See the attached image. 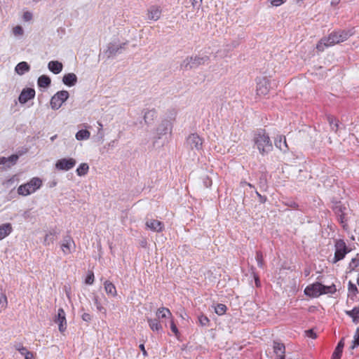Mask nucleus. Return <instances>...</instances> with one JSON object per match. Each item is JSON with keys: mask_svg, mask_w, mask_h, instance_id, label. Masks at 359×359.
Returning <instances> with one entry per match:
<instances>
[{"mask_svg": "<svg viewBox=\"0 0 359 359\" xmlns=\"http://www.w3.org/2000/svg\"><path fill=\"white\" fill-rule=\"evenodd\" d=\"M311 270L309 268H306L304 270V273L305 276H308L310 274Z\"/></svg>", "mask_w": 359, "mask_h": 359, "instance_id": "obj_59", "label": "nucleus"}, {"mask_svg": "<svg viewBox=\"0 0 359 359\" xmlns=\"http://www.w3.org/2000/svg\"><path fill=\"white\" fill-rule=\"evenodd\" d=\"M259 185L261 187H264L266 186V179L264 177H261L259 178Z\"/></svg>", "mask_w": 359, "mask_h": 359, "instance_id": "obj_55", "label": "nucleus"}, {"mask_svg": "<svg viewBox=\"0 0 359 359\" xmlns=\"http://www.w3.org/2000/svg\"><path fill=\"white\" fill-rule=\"evenodd\" d=\"M352 343L353 344L351 346L352 349H354L355 347L359 346V327L356 330Z\"/></svg>", "mask_w": 359, "mask_h": 359, "instance_id": "obj_39", "label": "nucleus"}, {"mask_svg": "<svg viewBox=\"0 0 359 359\" xmlns=\"http://www.w3.org/2000/svg\"><path fill=\"white\" fill-rule=\"evenodd\" d=\"M56 137H57V135H53V136H52V137H50V140L53 142V141H54V140H55V138H56Z\"/></svg>", "mask_w": 359, "mask_h": 359, "instance_id": "obj_61", "label": "nucleus"}, {"mask_svg": "<svg viewBox=\"0 0 359 359\" xmlns=\"http://www.w3.org/2000/svg\"><path fill=\"white\" fill-rule=\"evenodd\" d=\"M69 92L67 90H60L57 92L50 100V107L53 109H58L62 104L68 99Z\"/></svg>", "mask_w": 359, "mask_h": 359, "instance_id": "obj_7", "label": "nucleus"}, {"mask_svg": "<svg viewBox=\"0 0 359 359\" xmlns=\"http://www.w3.org/2000/svg\"><path fill=\"white\" fill-rule=\"evenodd\" d=\"M48 69L55 74L60 73L62 70L63 65L58 61H50L48 64Z\"/></svg>", "mask_w": 359, "mask_h": 359, "instance_id": "obj_22", "label": "nucleus"}, {"mask_svg": "<svg viewBox=\"0 0 359 359\" xmlns=\"http://www.w3.org/2000/svg\"><path fill=\"white\" fill-rule=\"evenodd\" d=\"M255 283H256V285H258V283H259V280L258 278H256L255 279Z\"/></svg>", "mask_w": 359, "mask_h": 359, "instance_id": "obj_63", "label": "nucleus"}, {"mask_svg": "<svg viewBox=\"0 0 359 359\" xmlns=\"http://www.w3.org/2000/svg\"><path fill=\"white\" fill-rule=\"evenodd\" d=\"M340 2V0H332L331 1V5L333 6H336L337 5H338Z\"/></svg>", "mask_w": 359, "mask_h": 359, "instance_id": "obj_58", "label": "nucleus"}, {"mask_svg": "<svg viewBox=\"0 0 359 359\" xmlns=\"http://www.w3.org/2000/svg\"><path fill=\"white\" fill-rule=\"evenodd\" d=\"M35 96V90L33 88H25L19 95L18 100L21 104H25Z\"/></svg>", "mask_w": 359, "mask_h": 359, "instance_id": "obj_14", "label": "nucleus"}, {"mask_svg": "<svg viewBox=\"0 0 359 359\" xmlns=\"http://www.w3.org/2000/svg\"><path fill=\"white\" fill-rule=\"evenodd\" d=\"M322 294H333L336 292V287L334 285L330 286H325L323 285Z\"/></svg>", "mask_w": 359, "mask_h": 359, "instance_id": "obj_36", "label": "nucleus"}, {"mask_svg": "<svg viewBox=\"0 0 359 359\" xmlns=\"http://www.w3.org/2000/svg\"><path fill=\"white\" fill-rule=\"evenodd\" d=\"M256 194L257 196H258L259 199V202L262 203H264L266 202V196H262L258 191H256Z\"/></svg>", "mask_w": 359, "mask_h": 359, "instance_id": "obj_54", "label": "nucleus"}, {"mask_svg": "<svg viewBox=\"0 0 359 359\" xmlns=\"http://www.w3.org/2000/svg\"><path fill=\"white\" fill-rule=\"evenodd\" d=\"M83 320L86 322H90L91 320V316L88 313H84L81 316Z\"/></svg>", "mask_w": 359, "mask_h": 359, "instance_id": "obj_53", "label": "nucleus"}, {"mask_svg": "<svg viewBox=\"0 0 359 359\" xmlns=\"http://www.w3.org/2000/svg\"><path fill=\"white\" fill-rule=\"evenodd\" d=\"M140 348L141 349V351L143 352V354L144 355H146L147 353H146V351H145V348H144V344H140Z\"/></svg>", "mask_w": 359, "mask_h": 359, "instance_id": "obj_60", "label": "nucleus"}, {"mask_svg": "<svg viewBox=\"0 0 359 359\" xmlns=\"http://www.w3.org/2000/svg\"><path fill=\"white\" fill-rule=\"evenodd\" d=\"M203 139L196 133L189 135L186 140L187 147L194 153L201 152L203 150Z\"/></svg>", "mask_w": 359, "mask_h": 359, "instance_id": "obj_6", "label": "nucleus"}, {"mask_svg": "<svg viewBox=\"0 0 359 359\" xmlns=\"http://www.w3.org/2000/svg\"><path fill=\"white\" fill-rule=\"evenodd\" d=\"M94 282V274L90 272L86 277L85 283L88 285H92Z\"/></svg>", "mask_w": 359, "mask_h": 359, "instance_id": "obj_45", "label": "nucleus"}, {"mask_svg": "<svg viewBox=\"0 0 359 359\" xmlns=\"http://www.w3.org/2000/svg\"><path fill=\"white\" fill-rule=\"evenodd\" d=\"M165 125H168V123H162L161 126L158 128V130L161 131V134H165L167 133V127Z\"/></svg>", "mask_w": 359, "mask_h": 359, "instance_id": "obj_51", "label": "nucleus"}, {"mask_svg": "<svg viewBox=\"0 0 359 359\" xmlns=\"http://www.w3.org/2000/svg\"><path fill=\"white\" fill-rule=\"evenodd\" d=\"M27 150L25 151H18V154H13L8 158H7L8 163H10L11 165H14L18 161L19 156L26 153Z\"/></svg>", "mask_w": 359, "mask_h": 359, "instance_id": "obj_35", "label": "nucleus"}, {"mask_svg": "<svg viewBox=\"0 0 359 359\" xmlns=\"http://www.w3.org/2000/svg\"><path fill=\"white\" fill-rule=\"evenodd\" d=\"M286 0H271V4L273 6H278L285 2Z\"/></svg>", "mask_w": 359, "mask_h": 359, "instance_id": "obj_49", "label": "nucleus"}, {"mask_svg": "<svg viewBox=\"0 0 359 359\" xmlns=\"http://www.w3.org/2000/svg\"><path fill=\"white\" fill-rule=\"evenodd\" d=\"M146 226L148 229L153 231L160 232L164 229V224L157 219H147L146 221Z\"/></svg>", "mask_w": 359, "mask_h": 359, "instance_id": "obj_15", "label": "nucleus"}, {"mask_svg": "<svg viewBox=\"0 0 359 359\" xmlns=\"http://www.w3.org/2000/svg\"><path fill=\"white\" fill-rule=\"evenodd\" d=\"M203 0H191V5L194 9L199 10L201 7Z\"/></svg>", "mask_w": 359, "mask_h": 359, "instance_id": "obj_44", "label": "nucleus"}, {"mask_svg": "<svg viewBox=\"0 0 359 359\" xmlns=\"http://www.w3.org/2000/svg\"><path fill=\"white\" fill-rule=\"evenodd\" d=\"M13 231L11 223H4L0 225V241L9 236Z\"/></svg>", "mask_w": 359, "mask_h": 359, "instance_id": "obj_18", "label": "nucleus"}, {"mask_svg": "<svg viewBox=\"0 0 359 359\" xmlns=\"http://www.w3.org/2000/svg\"><path fill=\"white\" fill-rule=\"evenodd\" d=\"M346 313L352 318L354 323H359V308L355 307L351 311H346Z\"/></svg>", "mask_w": 359, "mask_h": 359, "instance_id": "obj_28", "label": "nucleus"}, {"mask_svg": "<svg viewBox=\"0 0 359 359\" xmlns=\"http://www.w3.org/2000/svg\"><path fill=\"white\" fill-rule=\"evenodd\" d=\"M351 36L345 31H336L330 33L329 36L322 38L316 45L318 51L323 52L326 48L332 46L348 39Z\"/></svg>", "mask_w": 359, "mask_h": 359, "instance_id": "obj_1", "label": "nucleus"}, {"mask_svg": "<svg viewBox=\"0 0 359 359\" xmlns=\"http://www.w3.org/2000/svg\"><path fill=\"white\" fill-rule=\"evenodd\" d=\"M156 111L154 109L147 110L144 115V120L147 124H149L151 121L156 117Z\"/></svg>", "mask_w": 359, "mask_h": 359, "instance_id": "obj_30", "label": "nucleus"}, {"mask_svg": "<svg viewBox=\"0 0 359 359\" xmlns=\"http://www.w3.org/2000/svg\"><path fill=\"white\" fill-rule=\"evenodd\" d=\"M248 186H249L250 187H254L252 184H251L250 183H248L247 184Z\"/></svg>", "mask_w": 359, "mask_h": 359, "instance_id": "obj_62", "label": "nucleus"}, {"mask_svg": "<svg viewBox=\"0 0 359 359\" xmlns=\"http://www.w3.org/2000/svg\"><path fill=\"white\" fill-rule=\"evenodd\" d=\"M54 321L58 324L59 331L64 332L67 329L66 315L63 309L60 308L57 311V315L55 316Z\"/></svg>", "mask_w": 359, "mask_h": 359, "instance_id": "obj_13", "label": "nucleus"}, {"mask_svg": "<svg viewBox=\"0 0 359 359\" xmlns=\"http://www.w3.org/2000/svg\"><path fill=\"white\" fill-rule=\"evenodd\" d=\"M32 18V14L30 12H25L23 14V20L25 21H29Z\"/></svg>", "mask_w": 359, "mask_h": 359, "instance_id": "obj_50", "label": "nucleus"}, {"mask_svg": "<svg viewBox=\"0 0 359 359\" xmlns=\"http://www.w3.org/2000/svg\"><path fill=\"white\" fill-rule=\"evenodd\" d=\"M338 220L341 224L343 228L346 229L347 223L344 213L341 212V214L338 215Z\"/></svg>", "mask_w": 359, "mask_h": 359, "instance_id": "obj_42", "label": "nucleus"}, {"mask_svg": "<svg viewBox=\"0 0 359 359\" xmlns=\"http://www.w3.org/2000/svg\"><path fill=\"white\" fill-rule=\"evenodd\" d=\"M7 304L8 301L6 296L4 294H1L0 295V312L6 309Z\"/></svg>", "mask_w": 359, "mask_h": 359, "instance_id": "obj_38", "label": "nucleus"}, {"mask_svg": "<svg viewBox=\"0 0 359 359\" xmlns=\"http://www.w3.org/2000/svg\"><path fill=\"white\" fill-rule=\"evenodd\" d=\"M256 261L257 262V265L260 268H263L264 266V259L263 255L261 252H257L256 253Z\"/></svg>", "mask_w": 359, "mask_h": 359, "instance_id": "obj_40", "label": "nucleus"}, {"mask_svg": "<svg viewBox=\"0 0 359 359\" xmlns=\"http://www.w3.org/2000/svg\"><path fill=\"white\" fill-rule=\"evenodd\" d=\"M350 268L358 273L357 283L359 286V259H353L350 263Z\"/></svg>", "mask_w": 359, "mask_h": 359, "instance_id": "obj_33", "label": "nucleus"}, {"mask_svg": "<svg viewBox=\"0 0 359 359\" xmlns=\"http://www.w3.org/2000/svg\"><path fill=\"white\" fill-rule=\"evenodd\" d=\"M275 145L280 150L285 152L288 149V147L286 142L285 137L279 136L278 138L275 140Z\"/></svg>", "mask_w": 359, "mask_h": 359, "instance_id": "obj_24", "label": "nucleus"}, {"mask_svg": "<svg viewBox=\"0 0 359 359\" xmlns=\"http://www.w3.org/2000/svg\"><path fill=\"white\" fill-rule=\"evenodd\" d=\"M241 184H246V185H247L248 182H241Z\"/></svg>", "mask_w": 359, "mask_h": 359, "instance_id": "obj_64", "label": "nucleus"}, {"mask_svg": "<svg viewBox=\"0 0 359 359\" xmlns=\"http://www.w3.org/2000/svg\"><path fill=\"white\" fill-rule=\"evenodd\" d=\"M30 70V66L27 62H19L15 68V72L19 75H23L25 73L28 72Z\"/></svg>", "mask_w": 359, "mask_h": 359, "instance_id": "obj_23", "label": "nucleus"}, {"mask_svg": "<svg viewBox=\"0 0 359 359\" xmlns=\"http://www.w3.org/2000/svg\"><path fill=\"white\" fill-rule=\"evenodd\" d=\"M57 234L55 230L53 229L46 234L43 243L44 245H49L53 243L55 241V236Z\"/></svg>", "mask_w": 359, "mask_h": 359, "instance_id": "obj_25", "label": "nucleus"}, {"mask_svg": "<svg viewBox=\"0 0 359 359\" xmlns=\"http://www.w3.org/2000/svg\"><path fill=\"white\" fill-rule=\"evenodd\" d=\"M104 287L105 292L108 294H111V295H112L114 297L116 295V287L114 286V285L112 283H111L109 280H106L104 283Z\"/></svg>", "mask_w": 359, "mask_h": 359, "instance_id": "obj_27", "label": "nucleus"}, {"mask_svg": "<svg viewBox=\"0 0 359 359\" xmlns=\"http://www.w3.org/2000/svg\"><path fill=\"white\" fill-rule=\"evenodd\" d=\"M270 90L269 81L265 78H259L257 80V94L258 95H266Z\"/></svg>", "mask_w": 359, "mask_h": 359, "instance_id": "obj_11", "label": "nucleus"}, {"mask_svg": "<svg viewBox=\"0 0 359 359\" xmlns=\"http://www.w3.org/2000/svg\"><path fill=\"white\" fill-rule=\"evenodd\" d=\"M93 300L94 304L96 306L97 311L104 314H106V309L101 305L99 301V297L97 295H94Z\"/></svg>", "mask_w": 359, "mask_h": 359, "instance_id": "obj_34", "label": "nucleus"}, {"mask_svg": "<svg viewBox=\"0 0 359 359\" xmlns=\"http://www.w3.org/2000/svg\"><path fill=\"white\" fill-rule=\"evenodd\" d=\"M8 163L7 158L1 157L0 158V165H6Z\"/></svg>", "mask_w": 359, "mask_h": 359, "instance_id": "obj_57", "label": "nucleus"}, {"mask_svg": "<svg viewBox=\"0 0 359 359\" xmlns=\"http://www.w3.org/2000/svg\"><path fill=\"white\" fill-rule=\"evenodd\" d=\"M344 339H342L337 344L332 353V359H340L342 353L343 348L344 346Z\"/></svg>", "mask_w": 359, "mask_h": 359, "instance_id": "obj_26", "label": "nucleus"}, {"mask_svg": "<svg viewBox=\"0 0 359 359\" xmlns=\"http://www.w3.org/2000/svg\"><path fill=\"white\" fill-rule=\"evenodd\" d=\"M60 248L64 255H69L75 251L76 245L71 236L67 235L63 237L61 241Z\"/></svg>", "mask_w": 359, "mask_h": 359, "instance_id": "obj_9", "label": "nucleus"}, {"mask_svg": "<svg viewBox=\"0 0 359 359\" xmlns=\"http://www.w3.org/2000/svg\"><path fill=\"white\" fill-rule=\"evenodd\" d=\"M305 334L306 337L311 339H316L317 337L316 334L313 332L312 329L306 330Z\"/></svg>", "mask_w": 359, "mask_h": 359, "instance_id": "obj_46", "label": "nucleus"}, {"mask_svg": "<svg viewBox=\"0 0 359 359\" xmlns=\"http://www.w3.org/2000/svg\"><path fill=\"white\" fill-rule=\"evenodd\" d=\"M273 351L278 358L277 359H285V347L283 344L274 341Z\"/></svg>", "mask_w": 359, "mask_h": 359, "instance_id": "obj_19", "label": "nucleus"}, {"mask_svg": "<svg viewBox=\"0 0 359 359\" xmlns=\"http://www.w3.org/2000/svg\"><path fill=\"white\" fill-rule=\"evenodd\" d=\"M62 82L67 86H74L77 82V76L74 73L67 74L63 76Z\"/></svg>", "mask_w": 359, "mask_h": 359, "instance_id": "obj_20", "label": "nucleus"}, {"mask_svg": "<svg viewBox=\"0 0 359 359\" xmlns=\"http://www.w3.org/2000/svg\"><path fill=\"white\" fill-rule=\"evenodd\" d=\"M161 15V9L158 6H151L147 12V18L149 20L156 21Z\"/></svg>", "mask_w": 359, "mask_h": 359, "instance_id": "obj_17", "label": "nucleus"}, {"mask_svg": "<svg viewBox=\"0 0 359 359\" xmlns=\"http://www.w3.org/2000/svg\"><path fill=\"white\" fill-rule=\"evenodd\" d=\"M170 329H171V330L172 331L173 333L177 334L178 333L177 327V326L175 325V323L173 322V320L171 318H170Z\"/></svg>", "mask_w": 359, "mask_h": 359, "instance_id": "obj_48", "label": "nucleus"}, {"mask_svg": "<svg viewBox=\"0 0 359 359\" xmlns=\"http://www.w3.org/2000/svg\"><path fill=\"white\" fill-rule=\"evenodd\" d=\"M25 359H33V353L30 351H27L25 355Z\"/></svg>", "mask_w": 359, "mask_h": 359, "instance_id": "obj_56", "label": "nucleus"}, {"mask_svg": "<svg viewBox=\"0 0 359 359\" xmlns=\"http://www.w3.org/2000/svg\"><path fill=\"white\" fill-rule=\"evenodd\" d=\"M76 163V161L73 158H64L59 159L55 163V168L59 170L67 171L73 168Z\"/></svg>", "mask_w": 359, "mask_h": 359, "instance_id": "obj_10", "label": "nucleus"}, {"mask_svg": "<svg viewBox=\"0 0 359 359\" xmlns=\"http://www.w3.org/2000/svg\"><path fill=\"white\" fill-rule=\"evenodd\" d=\"M323 284L315 283L308 285L304 290V294L309 297H317L322 294Z\"/></svg>", "mask_w": 359, "mask_h": 359, "instance_id": "obj_12", "label": "nucleus"}, {"mask_svg": "<svg viewBox=\"0 0 359 359\" xmlns=\"http://www.w3.org/2000/svg\"><path fill=\"white\" fill-rule=\"evenodd\" d=\"M348 290L353 293H355L358 291L357 287L353 283L349 282L348 284Z\"/></svg>", "mask_w": 359, "mask_h": 359, "instance_id": "obj_52", "label": "nucleus"}, {"mask_svg": "<svg viewBox=\"0 0 359 359\" xmlns=\"http://www.w3.org/2000/svg\"><path fill=\"white\" fill-rule=\"evenodd\" d=\"M147 323L149 328L157 333H161L163 332V320H159L157 318H147Z\"/></svg>", "mask_w": 359, "mask_h": 359, "instance_id": "obj_16", "label": "nucleus"}, {"mask_svg": "<svg viewBox=\"0 0 359 359\" xmlns=\"http://www.w3.org/2000/svg\"><path fill=\"white\" fill-rule=\"evenodd\" d=\"M50 79L46 75H42L38 79V85L41 88H47L50 84Z\"/></svg>", "mask_w": 359, "mask_h": 359, "instance_id": "obj_29", "label": "nucleus"}, {"mask_svg": "<svg viewBox=\"0 0 359 359\" xmlns=\"http://www.w3.org/2000/svg\"><path fill=\"white\" fill-rule=\"evenodd\" d=\"M90 133L87 130H81L76 134V139L77 140H86L89 139Z\"/></svg>", "mask_w": 359, "mask_h": 359, "instance_id": "obj_31", "label": "nucleus"}, {"mask_svg": "<svg viewBox=\"0 0 359 359\" xmlns=\"http://www.w3.org/2000/svg\"><path fill=\"white\" fill-rule=\"evenodd\" d=\"M16 350H18L21 355H24L28 351L27 348L22 346L20 345H16L15 346Z\"/></svg>", "mask_w": 359, "mask_h": 359, "instance_id": "obj_47", "label": "nucleus"}, {"mask_svg": "<svg viewBox=\"0 0 359 359\" xmlns=\"http://www.w3.org/2000/svg\"><path fill=\"white\" fill-rule=\"evenodd\" d=\"M89 170V166L87 163H83L76 169V174L79 176H83L87 174Z\"/></svg>", "mask_w": 359, "mask_h": 359, "instance_id": "obj_32", "label": "nucleus"}, {"mask_svg": "<svg viewBox=\"0 0 359 359\" xmlns=\"http://www.w3.org/2000/svg\"><path fill=\"white\" fill-rule=\"evenodd\" d=\"M254 142L259 153L262 155L268 154L273 149L270 138L264 130H259L255 134Z\"/></svg>", "mask_w": 359, "mask_h": 359, "instance_id": "obj_2", "label": "nucleus"}, {"mask_svg": "<svg viewBox=\"0 0 359 359\" xmlns=\"http://www.w3.org/2000/svg\"><path fill=\"white\" fill-rule=\"evenodd\" d=\"M126 43H118L116 41L110 42L107 45V48L105 50V54L107 57H113L117 54H120L122 50L125 49Z\"/></svg>", "mask_w": 359, "mask_h": 359, "instance_id": "obj_8", "label": "nucleus"}, {"mask_svg": "<svg viewBox=\"0 0 359 359\" xmlns=\"http://www.w3.org/2000/svg\"><path fill=\"white\" fill-rule=\"evenodd\" d=\"M13 32L15 36H20L23 34L24 32L22 27L20 25H18L13 29Z\"/></svg>", "mask_w": 359, "mask_h": 359, "instance_id": "obj_43", "label": "nucleus"}, {"mask_svg": "<svg viewBox=\"0 0 359 359\" xmlns=\"http://www.w3.org/2000/svg\"><path fill=\"white\" fill-rule=\"evenodd\" d=\"M198 322L202 326H208L210 320L205 316L201 315L198 316Z\"/></svg>", "mask_w": 359, "mask_h": 359, "instance_id": "obj_41", "label": "nucleus"}, {"mask_svg": "<svg viewBox=\"0 0 359 359\" xmlns=\"http://www.w3.org/2000/svg\"><path fill=\"white\" fill-rule=\"evenodd\" d=\"M41 185L42 180L40 178L33 177L28 182L21 184L18 188V194L23 196H27L40 189Z\"/></svg>", "mask_w": 359, "mask_h": 359, "instance_id": "obj_3", "label": "nucleus"}, {"mask_svg": "<svg viewBox=\"0 0 359 359\" xmlns=\"http://www.w3.org/2000/svg\"><path fill=\"white\" fill-rule=\"evenodd\" d=\"M215 313L217 315L222 316L225 313L226 311V305L223 304H218L215 308Z\"/></svg>", "mask_w": 359, "mask_h": 359, "instance_id": "obj_37", "label": "nucleus"}, {"mask_svg": "<svg viewBox=\"0 0 359 359\" xmlns=\"http://www.w3.org/2000/svg\"><path fill=\"white\" fill-rule=\"evenodd\" d=\"M350 251L351 250L344 240L336 239L334 241V255L330 262L332 264H336L342 260Z\"/></svg>", "mask_w": 359, "mask_h": 359, "instance_id": "obj_5", "label": "nucleus"}, {"mask_svg": "<svg viewBox=\"0 0 359 359\" xmlns=\"http://www.w3.org/2000/svg\"><path fill=\"white\" fill-rule=\"evenodd\" d=\"M209 60V57L207 55H195L187 57L185 58L180 65L181 69L187 70L193 68H196L200 65H204Z\"/></svg>", "mask_w": 359, "mask_h": 359, "instance_id": "obj_4", "label": "nucleus"}, {"mask_svg": "<svg viewBox=\"0 0 359 359\" xmlns=\"http://www.w3.org/2000/svg\"><path fill=\"white\" fill-rule=\"evenodd\" d=\"M156 318L159 320H162L163 318H171L172 313L168 309L165 307H161L156 311Z\"/></svg>", "mask_w": 359, "mask_h": 359, "instance_id": "obj_21", "label": "nucleus"}]
</instances>
